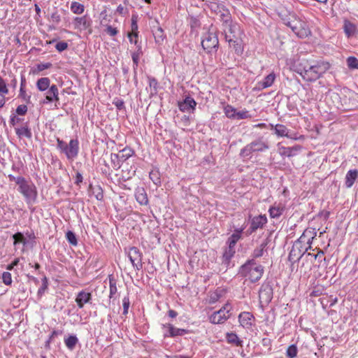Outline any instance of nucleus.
<instances>
[{
	"mask_svg": "<svg viewBox=\"0 0 358 358\" xmlns=\"http://www.w3.org/2000/svg\"><path fill=\"white\" fill-rule=\"evenodd\" d=\"M329 67L330 65L328 62H321L316 65L304 66L303 67L301 64H299L296 71L304 80L313 82L318 79Z\"/></svg>",
	"mask_w": 358,
	"mask_h": 358,
	"instance_id": "f257e3e1",
	"label": "nucleus"
},
{
	"mask_svg": "<svg viewBox=\"0 0 358 358\" xmlns=\"http://www.w3.org/2000/svg\"><path fill=\"white\" fill-rule=\"evenodd\" d=\"M269 148L268 141L264 136H260L242 148L240 152V156L241 157H248L254 152H265Z\"/></svg>",
	"mask_w": 358,
	"mask_h": 358,
	"instance_id": "f03ea898",
	"label": "nucleus"
},
{
	"mask_svg": "<svg viewBox=\"0 0 358 358\" xmlns=\"http://www.w3.org/2000/svg\"><path fill=\"white\" fill-rule=\"evenodd\" d=\"M263 271V266H257L255 261L252 259L248 260L240 268L239 273L243 276L248 277L251 282H255L262 278Z\"/></svg>",
	"mask_w": 358,
	"mask_h": 358,
	"instance_id": "7ed1b4c3",
	"label": "nucleus"
},
{
	"mask_svg": "<svg viewBox=\"0 0 358 358\" xmlns=\"http://www.w3.org/2000/svg\"><path fill=\"white\" fill-rule=\"evenodd\" d=\"M17 180L20 193L24 195L28 201H35L37 197L36 186L32 182L29 183L23 177H20Z\"/></svg>",
	"mask_w": 358,
	"mask_h": 358,
	"instance_id": "20e7f679",
	"label": "nucleus"
},
{
	"mask_svg": "<svg viewBox=\"0 0 358 358\" xmlns=\"http://www.w3.org/2000/svg\"><path fill=\"white\" fill-rule=\"evenodd\" d=\"M201 45L208 53L211 52L213 50L217 51L219 46V40L217 34L210 31L206 33L201 41Z\"/></svg>",
	"mask_w": 358,
	"mask_h": 358,
	"instance_id": "39448f33",
	"label": "nucleus"
},
{
	"mask_svg": "<svg viewBox=\"0 0 358 358\" xmlns=\"http://www.w3.org/2000/svg\"><path fill=\"white\" fill-rule=\"evenodd\" d=\"M306 241V236L305 235V234H303L300 236V238L294 243V245L292 246V248L289 255V261H294V258H293L294 256L296 257V259L299 260L300 258L302 257V256L304 255V253L309 248H311V246H310L311 241H310V238H308L307 240V243L309 245V246L306 247L303 253L301 254V250H300L301 244L305 243Z\"/></svg>",
	"mask_w": 358,
	"mask_h": 358,
	"instance_id": "423d86ee",
	"label": "nucleus"
},
{
	"mask_svg": "<svg viewBox=\"0 0 358 358\" xmlns=\"http://www.w3.org/2000/svg\"><path fill=\"white\" fill-rule=\"evenodd\" d=\"M231 310V306L229 303L225 304L219 310L214 312L210 316V321L213 324H223L229 317L228 314Z\"/></svg>",
	"mask_w": 358,
	"mask_h": 358,
	"instance_id": "0eeeda50",
	"label": "nucleus"
},
{
	"mask_svg": "<svg viewBox=\"0 0 358 358\" xmlns=\"http://www.w3.org/2000/svg\"><path fill=\"white\" fill-rule=\"evenodd\" d=\"M134 154V150L130 148H124L119 152L117 154H111L110 158L111 162L114 164V168H120V162H124L131 157Z\"/></svg>",
	"mask_w": 358,
	"mask_h": 358,
	"instance_id": "6e6552de",
	"label": "nucleus"
},
{
	"mask_svg": "<svg viewBox=\"0 0 358 358\" xmlns=\"http://www.w3.org/2000/svg\"><path fill=\"white\" fill-rule=\"evenodd\" d=\"M260 303L268 305L273 299V287L269 282L262 285L259 292Z\"/></svg>",
	"mask_w": 358,
	"mask_h": 358,
	"instance_id": "1a4fd4ad",
	"label": "nucleus"
},
{
	"mask_svg": "<svg viewBox=\"0 0 358 358\" xmlns=\"http://www.w3.org/2000/svg\"><path fill=\"white\" fill-rule=\"evenodd\" d=\"M128 256L134 267L137 270L142 268V254L137 248H131Z\"/></svg>",
	"mask_w": 358,
	"mask_h": 358,
	"instance_id": "9d476101",
	"label": "nucleus"
},
{
	"mask_svg": "<svg viewBox=\"0 0 358 358\" xmlns=\"http://www.w3.org/2000/svg\"><path fill=\"white\" fill-rule=\"evenodd\" d=\"M79 143L77 139H71L69 144L66 145L64 153L68 159H75L78 154Z\"/></svg>",
	"mask_w": 358,
	"mask_h": 358,
	"instance_id": "9b49d317",
	"label": "nucleus"
},
{
	"mask_svg": "<svg viewBox=\"0 0 358 358\" xmlns=\"http://www.w3.org/2000/svg\"><path fill=\"white\" fill-rule=\"evenodd\" d=\"M237 29V24L236 23H234L233 21H231V23H229V25H225L222 27L223 33L224 34L225 39L227 41L229 42V45H233L234 48L236 45H238V43L236 41L234 40L233 38H231V36L228 35V33L230 34H232L233 36H234V34L236 32V30Z\"/></svg>",
	"mask_w": 358,
	"mask_h": 358,
	"instance_id": "f8f14e48",
	"label": "nucleus"
},
{
	"mask_svg": "<svg viewBox=\"0 0 358 358\" xmlns=\"http://www.w3.org/2000/svg\"><path fill=\"white\" fill-rule=\"evenodd\" d=\"M196 106V102L192 97L189 96H185L182 101L178 103V108L182 112H193L195 110Z\"/></svg>",
	"mask_w": 358,
	"mask_h": 358,
	"instance_id": "ddd939ff",
	"label": "nucleus"
},
{
	"mask_svg": "<svg viewBox=\"0 0 358 358\" xmlns=\"http://www.w3.org/2000/svg\"><path fill=\"white\" fill-rule=\"evenodd\" d=\"M59 90L56 85H52L45 93V98L42 101L43 103L59 101Z\"/></svg>",
	"mask_w": 358,
	"mask_h": 358,
	"instance_id": "4468645a",
	"label": "nucleus"
},
{
	"mask_svg": "<svg viewBox=\"0 0 358 358\" xmlns=\"http://www.w3.org/2000/svg\"><path fill=\"white\" fill-rule=\"evenodd\" d=\"M293 31L300 38L306 37L310 33L306 23L301 20H296L294 27H293Z\"/></svg>",
	"mask_w": 358,
	"mask_h": 358,
	"instance_id": "2eb2a0df",
	"label": "nucleus"
},
{
	"mask_svg": "<svg viewBox=\"0 0 358 358\" xmlns=\"http://www.w3.org/2000/svg\"><path fill=\"white\" fill-rule=\"evenodd\" d=\"M267 222V217L265 215H259L253 217L250 220L252 231H257L258 229H262Z\"/></svg>",
	"mask_w": 358,
	"mask_h": 358,
	"instance_id": "dca6fc26",
	"label": "nucleus"
},
{
	"mask_svg": "<svg viewBox=\"0 0 358 358\" xmlns=\"http://www.w3.org/2000/svg\"><path fill=\"white\" fill-rule=\"evenodd\" d=\"M92 300V294L90 292H86L84 290L80 291L77 294L76 302L80 308H83L84 305L90 303Z\"/></svg>",
	"mask_w": 358,
	"mask_h": 358,
	"instance_id": "f3484780",
	"label": "nucleus"
},
{
	"mask_svg": "<svg viewBox=\"0 0 358 358\" xmlns=\"http://www.w3.org/2000/svg\"><path fill=\"white\" fill-rule=\"evenodd\" d=\"M270 127L271 129H274L275 134L278 136H286L290 138H295L294 137L289 134V129L283 124H278L274 126L273 124H271Z\"/></svg>",
	"mask_w": 358,
	"mask_h": 358,
	"instance_id": "a211bd4d",
	"label": "nucleus"
},
{
	"mask_svg": "<svg viewBox=\"0 0 358 358\" xmlns=\"http://www.w3.org/2000/svg\"><path fill=\"white\" fill-rule=\"evenodd\" d=\"M253 315L248 312H243L238 316V320L241 325L245 328H250L252 326V320Z\"/></svg>",
	"mask_w": 358,
	"mask_h": 358,
	"instance_id": "6ab92c4d",
	"label": "nucleus"
},
{
	"mask_svg": "<svg viewBox=\"0 0 358 358\" xmlns=\"http://www.w3.org/2000/svg\"><path fill=\"white\" fill-rule=\"evenodd\" d=\"M217 15L219 21L222 23V28L225 25H229V23L232 21L231 15L227 8L222 9L220 13Z\"/></svg>",
	"mask_w": 358,
	"mask_h": 358,
	"instance_id": "aec40b11",
	"label": "nucleus"
},
{
	"mask_svg": "<svg viewBox=\"0 0 358 358\" xmlns=\"http://www.w3.org/2000/svg\"><path fill=\"white\" fill-rule=\"evenodd\" d=\"M74 22L75 27L80 29H86L91 25L90 20L86 15L76 17Z\"/></svg>",
	"mask_w": 358,
	"mask_h": 358,
	"instance_id": "412c9836",
	"label": "nucleus"
},
{
	"mask_svg": "<svg viewBox=\"0 0 358 358\" xmlns=\"http://www.w3.org/2000/svg\"><path fill=\"white\" fill-rule=\"evenodd\" d=\"M358 176V171L357 169L350 170L345 176V186L348 188L351 187Z\"/></svg>",
	"mask_w": 358,
	"mask_h": 358,
	"instance_id": "4be33fe9",
	"label": "nucleus"
},
{
	"mask_svg": "<svg viewBox=\"0 0 358 358\" xmlns=\"http://www.w3.org/2000/svg\"><path fill=\"white\" fill-rule=\"evenodd\" d=\"M135 197L136 201L141 205H146L148 203V199L147 196V194L144 189V188H138L137 189L135 193Z\"/></svg>",
	"mask_w": 358,
	"mask_h": 358,
	"instance_id": "5701e85b",
	"label": "nucleus"
},
{
	"mask_svg": "<svg viewBox=\"0 0 358 358\" xmlns=\"http://www.w3.org/2000/svg\"><path fill=\"white\" fill-rule=\"evenodd\" d=\"M244 228L236 229L234 232L231 235L228 239V243L231 247H235L238 241L241 238V234Z\"/></svg>",
	"mask_w": 358,
	"mask_h": 358,
	"instance_id": "b1692460",
	"label": "nucleus"
},
{
	"mask_svg": "<svg viewBox=\"0 0 358 358\" xmlns=\"http://www.w3.org/2000/svg\"><path fill=\"white\" fill-rule=\"evenodd\" d=\"M15 132L19 138L26 137L31 138L32 136L31 129L29 128L27 123L21 128H15Z\"/></svg>",
	"mask_w": 358,
	"mask_h": 358,
	"instance_id": "393cba45",
	"label": "nucleus"
},
{
	"mask_svg": "<svg viewBox=\"0 0 358 358\" xmlns=\"http://www.w3.org/2000/svg\"><path fill=\"white\" fill-rule=\"evenodd\" d=\"M50 86V80L47 77L41 78L36 82V87L41 92L48 90Z\"/></svg>",
	"mask_w": 358,
	"mask_h": 358,
	"instance_id": "a878e982",
	"label": "nucleus"
},
{
	"mask_svg": "<svg viewBox=\"0 0 358 358\" xmlns=\"http://www.w3.org/2000/svg\"><path fill=\"white\" fill-rule=\"evenodd\" d=\"M343 29L348 37H350L355 33L357 27L355 24L348 20H344Z\"/></svg>",
	"mask_w": 358,
	"mask_h": 358,
	"instance_id": "bb28decb",
	"label": "nucleus"
},
{
	"mask_svg": "<svg viewBox=\"0 0 358 358\" xmlns=\"http://www.w3.org/2000/svg\"><path fill=\"white\" fill-rule=\"evenodd\" d=\"M275 78L274 73L268 74L262 81L259 83V86L262 89L267 88L272 85Z\"/></svg>",
	"mask_w": 358,
	"mask_h": 358,
	"instance_id": "cd10ccee",
	"label": "nucleus"
},
{
	"mask_svg": "<svg viewBox=\"0 0 358 358\" xmlns=\"http://www.w3.org/2000/svg\"><path fill=\"white\" fill-rule=\"evenodd\" d=\"M234 247H231V245H229L228 250L225 251L222 257V264H224L226 267H227L228 265L229 264L230 259L231 257L234 255Z\"/></svg>",
	"mask_w": 358,
	"mask_h": 358,
	"instance_id": "c85d7f7f",
	"label": "nucleus"
},
{
	"mask_svg": "<svg viewBox=\"0 0 358 358\" xmlns=\"http://www.w3.org/2000/svg\"><path fill=\"white\" fill-rule=\"evenodd\" d=\"M226 339L229 343L233 344L236 346H241L243 341L239 339L235 333H227L226 334Z\"/></svg>",
	"mask_w": 358,
	"mask_h": 358,
	"instance_id": "c756f323",
	"label": "nucleus"
},
{
	"mask_svg": "<svg viewBox=\"0 0 358 358\" xmlns=\"http://www.w3.org/2000/svg\"><path fill=\"white\" fill-rule=\"evenodd\" d=\"M207 7L211 10L212 13H215V15L220 14L222 9L225 8L223 5L214 1H211L208 3Z\"/></svg>",
	"mask_w": 358,
	"mask_h": 358,
	"instance_id": "7c9ffc66",
	"label": "nucleus"
},
{
	"mask_svg": "<svg viewBox=\"0 0 358 358\" xmlns=\"http://www.w3.org/2000/svg\"><path fill=\"white\" fill-rule=\"evenodd\" d=\"M66 346L71 350H73L78 343V339L75 335L69 336L64 340Z\"/></svg>",
	"mask_w": 358,
	"mask_h": 358,
	"instance_id": "2f4dec72",
	"label": "nucleus"
},
{
	"mask_svg": "<svg viewBox=\"0 0 358 358\" xmlns=\"http://www.w3.org/2000/svg\"><path fill=\"white\" fill-rule=\"evenodd\" d=\"M109 287H110V299H112L113 296L117 293V288L116 286V279L112 275H109Z\"/></svg>",
	"mask_w": 358,
	"mask_h": 358,
	"instance_id": "473e14b6",
	"label": "nucleus"
},
{
	"mask_svg": "<svg viewBox=\"0 0 358 358\" xmlns=\"http://www.w3.org/2000/svg\"><path fill=\"white\" fill-rule=\"evenodd\" d=\"M283 152H281L282 155H286L289 157L294 155V152L298 151L301 149L300 145H296L294 147L282 148Z\"/></svg>",
	"mask_w": 358,
	"mask_h": 358,
	"instance_id": "72a5a7b5",
	"label": "nucleus"
},
{
	"mask_svg": "<svg viewBox=\"0 0 358 358\" xmlns=\"http://www.w3.org/2000/svg\"><path fill=\"white\" fill-rule=\"evenodd\" d=\"M85 7L83 4L76 1L72 2L71 5V10L75 14H81L84 12Z\"/></svg>",
	"mask_w": 358,
	"mask_h": 358,
	"instance_id": "f704fd0d",
	"label": "nucleus"
},
{
	"mask_svg": "<svg viewBox=\"0 0 358 358\" xmlns=\"http://www.w3.org/2000/svg\"><path fill=\"white\" fill-rule=\"evenodd\" d=\"M13 238L14 240L13 244L17 245L18 243H22L23 245H26L27 241L24 234L21 232H17L13 235Z\"/></svg>",
	"mask_w": 358,
	"mask_h": 358,
	"instance_id": "c9c22d12",
	"label": "nucleus"
},
{
	"mask_svg": "<svg viewBox=\"0 0 358 358\" xmlns=\"http://www.w3.org/2000/svg\"><path fill=\"white\" fill-rule=\"evenodd\" d=\"M283 208L280 206H272L269 209L270 216L273 218L278 217L282 215Z\"/></svg>",
	"mask_w": 358,
	"mask_h": 358,
	"instance_id": "e433bc0d",
	"label": "nucleus"
},
{
	"mask_svg": "<svg viewBox=\"0 0 358 358\" xmlns=\"http://www.w3.org/2000/svg\"><path fill=\"white\" fill-rule=\"evenodd\" d=\"M149 79V85L151 88V95L156 94L157 93L158 89V82L155 78H148Z\"/></svg>",
	"mask_w": 358,
	"mask_h": 358,
	"instance_id": "4c0bfd02",
	"label": "nucleus"
},
{
	"mask_svg": "<svg viewBox=\"0 0 358 358\" xmlns=\"http://www.w3.org/2000/svg\"><path fill=\"white\" fill-rule=\"evenodd\" d=\"M66 238L70 244H71L72 245H77V238L76 234L73 231H68L66 234Z\"/></svg>",
	"mask_w": 358,
	"mask_h": 358,
	"instance_id": "58836bf2",
	"label": "nucleus"
},
{
	"mask_svg": "<svg viewBox=\"0 0 358 358\" xmlns=\"http://www.w3.org/2000/svg\"><path fill=\"white\" fill-rule=\"evenodd\" d=\"M297 352V347L295 345H291L288 347L286 355L288 358H294L296 356Z\"/></svg>",
	"mask_w": 358,
	"mask_h": 358,
	"instance_id": "ea45409f",
	"label": "nucleus"
},
{
	"mask_svg": "<svg viewBox=\"0 0 358 358\" xmlns=\"http://www.w3.org/2000/svg\"><path fill=\"white\" fill-rule=\"evenodd\" d=\"M347 64L350 69H358V59L355 57H349L347 59Z\"/></svg>",
	"mask_w": 358,
	"mask_h": 358,
	"instance_id": "a19ab883",
	"label": "nucleus"
},
{
	"mask_svg": "<svg viewBox=\"0 0 358 358\" xmlns=\"http://www.w3.org/2000/svg\"><path fill=\"white\" fill-rule=\"evenodd\" d=\"M131 34H134V37L138 38V24H137V16L132 15L131 17Z\"/></svg>",
	"mask_w": 358,
	"mask_h": 358,
	"instance_id": "79ce46f5",
	"label": "nucleus"
},
{
	"mask_svg": "<svg viewBox=\"0 0 358 358\" xmlns=\"http://www.w3.org/2000/svg\"><path fill=\"white\" fill-rule=\"evenodd\" d=\"M2 280L6 285L12 284V276L9 272L5 271L2 273Z\"/></svg>",
	"mask_w": 358,
	"mask_h": 358,
	"instance_id": "37998d69",
	"label": "nucleus"
},
{
	"mask_svg": "<svg viewBox=\"0 0 358 358\" xmlns=\"http://www.w3.org/2000/svg\"><path fill=\"white\" fill-rule=\"evenodd\" d=\"M225 115L229 118L236 117V110L231 106H227L224 108Z\"/></svg>",
	"mask_w": 358,
	"mask_h": 358,
	"instance_id": "c03bdc74",
	"label": "nucleus"
},
{
	"mask_svg": "<svg viewBox=\"0 0 358 358\" xmlns=\"http://www.w3.org/2000/svg\"><path fill=\"white\" fill-rule=\"evenodd\" d=\"M143 54H140L139 52H134L131 54V57H132V60H133V62H134V70H136V69L138 67L139 59H140V57Z\"/></svg>",
	"mask_w": 358,
	"mask_h": 358,
	"instance_id": "a18cd8bd",
	"label": "nucleus"
},
{
	"mask_svg": "<svg viewBox=\"0 0 358 358\" xmlns=\"http://www.w3.org/2000/svg\"><path fill=\"white\" fill-rule=\"evenodd\" d=\"M123 305V315H127L128 313V310L129 308L130 302L128 296H124L122 300Z\"/></svg>",
	"mask_w": 358,
	"mask_h": 358,
	"instance_id": "49530a36",
	"label": "nucleus"
},
{
	"mask_svg": "<svg viewBox=\"0 0 358 358\" xmlns=\"http://www.w3.org/2000/svg\"><path fill=\"white\" fill-rule=\"evenodd\" d=\"M105 31L110 36H116L118 33V30L115 27H113L111 25H106Z\"/></svg>",
	"mask_w": 358,
	"mask_h": 358,
	"instance_id": "de8ad7c7",
	"label": "nucleus"
},
{
	"mask_svg": "<svg viewBox=\"0 0 358 358\" xmlns=\"http://www.w3.org/2000/svg\"><path fill=\"white\" fill-rule=\"evenodd\" d=\"M8 92V90L6 87V83L5 80L0 76V94H6Z\"/></svg>",
	"mask_w": 358,
	"mask_h": 358,
	"instance_id": "09e8293b",
	"label": "nucleus"
},
{
	"mask_svg": "<svg viewBox=\"0 0 358 358\" xmlns=\"http://www.w3.org/2000/svg\"><path fill=\"white\" fill-rule=\"evenodd\" d=\"M47 289H48V280H47V278L45 277L43 279V283H42L41 287L38 290V295L41 296Z\"/></svg>",
	"mask_w": 358,
	"mask_h": 358,
	"instance_id": "8fccbe9b",
	"label": "nucleus"
},
{
	"mask_svg": "<svg viewBox=\"0 0 358 358\" xmlns=\"http://www.w3.org/2000/svg\"><path fill=\"white\" fill-rule=\"evenodd\" d=\"M68 48V43L66 42H64V41H60V42H58L56 45H55V48L59 51V52H62L65 50H66Z\"/></svg>",
	"mask_w": 358,
	"mask_h": 358,
	"instance_id": "3c124183",
	"label": "nucleus"
},
{
	"mask_svg": "<svg viewBox=\"0 0 358 358\" xmlns=\"http://www.w3.org/2000/svg\"><path fill=\"white\" fill-rule=\"evenodd\" d=\"M27 112V106L26 105H20L16 108V113L19 115H24Z\"/></svg>",
	"mask_w": 358,
	"mask_h": 358,
	"instance_id": "603ef678",
	"label": "nucleus"
},
{
	"mask_svg": "<svg viewBox=\"0 0 358 358\" xmlns=\"http://www.w3.org/2000/svg\"><path fill=\"white\" fill-rule=\"evenodd\" d=\"M189 333V331L185 329H179L174 327V337L182 336Z\"/></svg>",
	"mask_w": 358,
	"mask_h": 358,
	"instance_id": "864d4df0",
	"label": "nucleus"
},
{
	"mask_svg": "<svg viewBox=\"0 0 358 358\" xmlns=\"http://www.w3.org/2000/svg\"><path fill=\"white\" fill-rule=\"evenodd\" d=\"M52 64L50 62L48 63H40L37 64V69L38 71H42L45 69H50Z\"/></svg>",
	"mask_w": 358,
	"mask_h": 358,
	"instance_id": "5fc2aeb1",
	"label": "nucleus"
},
{
	"mask_svg": "<svg viewBox=\"0 0 358 358\" xmlns=\"http://www.w3.org/2000/svg\"><path fill=\"white\" fill-rule=\"evenodd\" d=\"M118 110H122L124 108V102L122 99H116L113 103Z\"/></svg>",
	"mask_w": 358,
	"mask_h": 358,
	"instance_id": "6e6d98bb",
	"label": "nucleus"
},
{
	"mask_svg": "<svg viewBox=\"0 0 358 358\" xmlns=\"http://www.w3.org/2000/svg\"><path fill=\"white\" fill-rule=\"evenodd\" d=\"M150 178L155 185L160 183V178L158 176V173L157 172L151 171L150 173Z\"/></svg>",
	"mask_w": 358,
	"mask_h": 358,
	"instance_id": "4d7b16f0",
	"label": "nucleus"
},
{
	"mask_svg": "<svg viewBox=\"0 0 358 358\" xmlns=\"http://www.w3.org/2000/svg\"><path fill=\"white\" fill-rule=\"evenodd\" d=\"M51 20L58 24L61 21V17L59 15V14L58 13L57 10H55L52 14H51Z\"/></svg>",
	"mask_w": 358,
	"mask_h": 358,
	"instance_id": "13d9d810",
	"label": "nucleus"
},
{
	"mask_svg": "<svg viewBox=\"0 0 358 358\" xmlns=\"http://www.w3.org/2000/svg\"><path fill=\"white\" fill-rule=\"evenodd\" d=\"M164 327L169 329V334H165L164 336L174 337V327L171 324H166L163 325Z\"/></svg>",
	"mask_w": 358,
	"mask_h": 358,
	"instance_id": "bf43d9fd",
	"label": "nucleus"
},
{
	"mask_svg": "<svg viewBox=\"0 0 358 358\" xmlns=\"http://www.w3.org/2000/svg\"><path fill=\"white\" fill-rule=\"evenodd\" d=\"M249 117L248 111L236 112V117L237 120L246 119Z\"/></svg>",
	"mask_w": 358,
	"mask_h": 358,
	"instance_id": "052dcab7",
	"label": "nucleus"
},
{
	"mask_svg": "<svg viewBox=\"0 0 358 358\" xmlns=\"http://www.w3.org/2000/svg\"><path fill=\"white\" fill-rule=\"evenodd\" d=\"M57 148H59L61 150V152H64V151L66 149V146L67 143L59 138L57 139Z\"/></svg>",
	"mask_w": 358,
	"mask_h": 358,
	"instance_id": "680f3d73",
	"label": "nucleus"
},
{
	"mask_svg": "<svg viewBox=\"0 0 358 358\" xmlns=\"http://www.w3.org/2000/svg\"><path fill=\"white\" fill-rule=\"evenodd\" d=\"M264 250L259 248H256L253 251V257L255 258H259V257H261L263 256L264 255Z\"/></svg>",
	"mask_w": 358,
	"mask_h": 358,
	"instance_id": "e2e57ef3",
	"label": "nucleus"
},
{
	"mask_svg": "<svg viewBox=\"0 0 358 358\" xmlns=\"http://www.w3.org/2000/svg\"><path fill=\"white\" fill-rule=\"evenodd\" d=\"M20 96L22 97L24 101H26L27 103L29 102L30 96H28L26 94L25 90H24V87H20Z\"/></svg>",
	"mask_w": 358,
	"mask_h": 358,
	"instance_id": "0e129e2a",
	"label": "nucleus"
},
{
	"mask_svg": "<svg viewBox=\"0 0 358 358\" xmlns=\"http://www.w3.org/2000/svg\"><path fill=\"white\" fill-rule=\"evenodd\" d=\"M326 301L329 303V306L331 307L337 303L338 299L336 297H334L333 296H330L326 298Z\"/></svg>",
	"mask_w": 358,
	"mask_h": 358,
	"instance_id": "69168bd1",
	"label": "nucleus"
},
{
	"mask_svg": "<svg viewBox=\"0 0 358 358\" xmlns=\"http://www.w3.org/2000/svg\"><path fill=\"white\" fill-rule=\"evenodd\" d=\"M22 121L20 117H17L16 115H13L10 116V123L12 125H15V123H19Z\"/></svg>",
	"mask_w": 358,
	"mask_h": 358,
	"instance_id": "338daca9",
	"label": "nucleus"
},
{
	"mask_svg": "<svg viewBox=\"0 0 358 358\" xmlns=\"http://www.w3.org/2000/svg\"><path fill=\"white\" fill-rule=\"evenodd\" d=\"M83 178L80 173L77 172L76 176V182L75 183L77 185H80V184L83 182Z\"/></svg>",
	"mask_w": 358,
	"mask_h": 358,
	"instance_id": "774afa93",
	"label": "nucleus"
}]
</instances>
